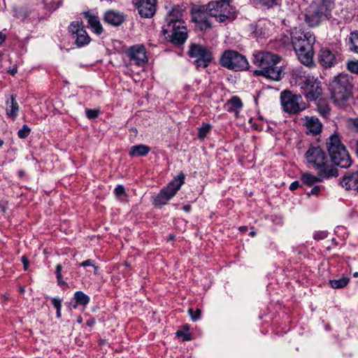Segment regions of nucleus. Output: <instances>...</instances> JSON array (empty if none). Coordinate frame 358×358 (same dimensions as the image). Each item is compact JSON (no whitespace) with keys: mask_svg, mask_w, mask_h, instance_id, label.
<instances>
[{"mask_svg":"<svg viewBox=\"0 0 358 358\" xmlns=\"http://www.w3.org/2000/svg\"><path fill=\"white\" fill-rule=\"evenodd\" d=\"M211 129V125L210 124H203L199 128L198 138L199 139H203Z\"/></svg>","mask_w":358,"mask_h":358,"instance_id":"7c9ffc66","label":"nucleus"},{"mask_svg":"<svg viewBox=\"0 0 358 358\" xmlns=\"http://www.w3.org/2000/svg\"><path fill=\"white\" fill-rule=\"evenodd\" d=\"M178 337H182L183 341H190L192 339L191 335L189 333L178 330L176 333Z\"/></svg>","mask_w":358,"mask_h":358,"instance_id":"4c0bfd02","label":"nucleus"},{"mask_svg":"<svg viewBox=\"0 0 358 358\" xmlns=\"http://www.w3.org/2000/svg\"><path fill=\"white\" fill-rule=\"evenodd\" d=\"M62 271V266L61 264H57L56 266V270H55V274H56L57 282L59 285H67L66 282L63 280Z\"/></svg>","mask_w":358,"mask_h":358,"instance_id":"473e14b6","label":"nucleus"},{"mask_svg":"<svg viewBox=\"0 0 358 358\" xmlns=\"http://www.w3.org/2000/svg\"><path fill=\"white\" fill-rule=\"evenodd\" d=\"M6 40V35L0 31V45H1Z\"/></svg>","mask_w":358,"mask_h":358,"instance_id":"3c124183","label":"nucleus"},{"mask_svg":"<svg viewBox=\"0 0 358 358\" xmlns=\"http://www.w3.org/2000/svg\"><path fill=\"white\" fill-rule=\"evenodd\" d=\"M192 21L201 31L211 27V17L206 9V6H194L192 8Z\"/></svg>","mask_w":358,"mask_h":358,"instance_id":"4468645a","label":"nucleus"},{"mask_svg":"<svg viewBox=\"0 0 358 358\" xmlns=\"http://www.w3.org/2000/svg\"><path fill=\"white\" fill-rule=\"evenodd\" d=\"M92 267L94 268V273L95 275H97L98 274V270H99L98 266L94 265V266H92Z\"/></svg>","mask_w":358,"mask_h":358,"instance_id":"603ef678","label":"nucleus"},{"mask_svg":"<svg viewBox=\"0 0 358 358\" xmlns=\"http://www.w3.org/2000/svg\"><path fill=\"white\" fill-rule=\"evenodd\" d=\"M348 69L354 73H358V62L351 61L347 64Z\"/></svg>","mask_w":358,"mask_h":358,"instance_id":"e433bc0d","label":"nucleus"},{"mask_svg":"<svg viewBox=\"0 0 358 358\" xmlns=\"http://www.w3.org/2000/svg\"><path fill=\"white\" fill-rule=\"evenodd\" d=\"M280 60L278 55L269 52L254 53L252 62L260 69L255 71V74L273 80H280L282 77V68L277 66Z\"/></svg>","mask_w":358,"mask_h":358,"instance_id":"7ed1b4c3","label":"nucleus"},{"mask_svg":"<svg viewBox=\"0 0 358 358\" xmlns=\"http://www.w3.org/2000/svg\"><path fill=\"white\" fill-rule=\"evenodd\" d=\"M327 236V232L319 231L314 234V238L316 240H322Z\"/></svg>","mask_w":358,"mask_h":358,"instance_id":"79ce46f5","label":"nucleus"},{"mask_svg":"<svg viewBox=\"0 0 358 358\" xmlns=\"http://www.w3.org/2000/svg\"><path fill=\"white\" fill-rule=\"evenodd\" d=\"M150 148L145 145H134L130 148L129 155L131 157H143L145 156L150 152Z\"/></svg>","mask_w":358,"mask_h":358,"instance_id":"393cba45","label":"nucleus"},{"mask_svg":"<svg viewBox=\"0 0 358 358\" xmlns=\"http://www.w3.org/2000/svg\"><path fill=\"white\" fill-rule=\"evenodd\" d=\"M183 6H174L168 13L162 27L165 38L175 45L185 43L187 38V27L182 20Z\"/></svg>","mask_w":358,"mask_h":358,"instance_id":"f257e3e1","label":"nucleus"},{"mask_svg":"<svg viewBox=\"0 0 358 358\" xmlns=\"http://www.w3.org/2000/svg\"><path fill=\"white\" fill-rule=\"evenodd\" d=\"M341 185L346 190H354L358 192V171L346 173L341 181Z\"/></svg>","mask_w":358,"mask_h":358,"instance_id":"a211bd4d","label":"nucleus"},{"mask_svg":"<svg viewBox=\"0 0 358 358\" xmlns=\"http://www.w3.org/2000/svg\"><path fill=\"white\" fill-rule=\"evenodd\" d=\"M259 3L264 6H272L273 4L276 3L277 0H257Z\"/></svg>","mask_w":358,"mask_h":358,"instance_id":"c03bdc74","label":"nucleus"},{"mask_svg":"<svg viewBox=\"0 0 358 358\" xmlns=\"http://www.w3.org/2000/svg\"><path fill=\"white\" fill-rule=\"evenodd\" d=\"M294 50L301 64L307 66L313 64L315 36L310 31L295 30L291 34Z\"/></svg>","mask_w":358,"mask_h":358,"instance_id":"f03ea898","label":"nucleus"},{"mask_svg":"<svg viewBox=\"0 0 358 358\" xmlns=\"http://www.w3.org/2000/svg\"><path fill=\"white\" fill-rule=\"evenodd\" d=\"M324 190H325V187L324 185H314L313 187H312V189H310V191L306 192V195L308 196H310L311 195L319 196Z\"/></svg>","mask_w":358,"mask_h":358,"instance_id":"2f4dec72","label":"nucleus"},{"mask_svg":"<svg viewBox=\"0 0 358 358\" xmlns=\"http://www.w3.org/2000/svg\"><path fill=\"white\" fill-rule=\"evenodd\" d=\"M76 303L86 306L90 302V297L81 291L76 292L74 294Z\"/></svg>","mask_w":358,"mask_h":358,"instance_id":"bb28decb","label":"nucleus"},{"mask_svg":"<svg viewBox=\"0 0 358 358\" xmlns=\"http://www.w3.org/2000/svg\"><path fill=\"white\" fill-rule=\"evenodd\" d=\"M69 29L73 35V37L76 38V43L78 46L80 47L90 43V38L84 29L83 22H73L70 24Z\"/></svg>","mask_w":358,"mask_h":358,"instance_id":"2eb2a0df","label":"nucleus"},{"mask_svg":"<svg viewBox=\"0 0 358 358\" xmlns=\"http://www.w3.org/2000/svg\"><path fill=\"white\" fill-rule=\"evenodd\" d=\"M185 176L180 173L175 177L166 187L163 188L154 199V204L156 206H162L168 203L180 189L185 182Z\"/></svg>","mask_w":358,"mask_h":358,"instance_id":"1a4fd4ad","label":"nucleus"},{"mask_svg":"<svg viewBox=\"0 0 358 358\" xmlns=\"http://www.w3.org/2000/svg\"><path fill=\"white\" fill-rule=\"evenodd\" d=\"M184 328L187 331L189 329V327L187 325L184 326Z\"/></svg>","mask_w":358,"mask_h":358,"instance_id":"680f3d73","label":"nucleus"},{"mask_svg":"<svg viewBox=\"0 0 358 358\" xmlns=\"http://www.w3.org/2000/svg\"><path fill=\"white\" fill-rule=\"evenodd\" d=\"M348 125L352 131L358 132V117L355 119H349L348 120Z\"/></svg>","mask_w":358,"mask_h":358,"instance_id":"f704fd0d","label":"nucleus"},{"mask_svg":"<svg viewBox=\"0 0 358 358\" xmlns=\"http://www.w3.org/2000/svg\"><path fill=\"white\" fill-rule=\"evenodd\" d=\"M252 34L255 35V37H260L264 34L262 28L259 27V26H256L255 27Z\"/></svg>","mask_w":358,"mask_h":358,"instance_id":"a19ab883","label":"nucleus"},{"mask_svg":"<svg viewBox=\"0 0 358 358\" xmlns=\"http://www.w3.org/2000/svg\"><path fill=\"white\" fill-rule=\"evenodd\" d=\"M16 97L15 94H12L10 96V101H6V113L13 120L16 119L20 110V106L16 101Z\"/></svg>","mask_w":358,"mask_h":358,"instance_id":"5701e85b","label":"nucleus"},{"mask_svg":"<svg viewBox=\"0 0 358 358\" xmlns=\"http://www.w3.org/2000/svg\"><path fill=\"white\" fill-rule=\"evenodd\" d=\"M353 276H354L355 278L358 277V272H355V273L353 274Z\"/></svg>","mask_w":358,"mask_h":358,"instance_id":"bf43d9fd","label":"nucleus"},{"mask_svg":"<svg viewBox=\"0 0 358 358\" xmlns=\"http://www.w3.org/2000/svg\"><path fill=\"white\" fill-rule=\"evenodd\" d=\"M4 142L3 140L0 139V147H1L3 145Z\"/></svg>","mask_w":358,"mask_h":358,"instance_id":"13d9d810","label":"nucleus"},{"mask_svg":"<svg viewBox=\"0 0 358 358\" xmlns=\"http://www.w3.org/2000/svg\"><path fill=\"white\" fill-rule=\"evenodd\" d=\"M52 303L56 310L62 308V301L58 298L52 299Z\"/></svg>","mask_w":358,"mask_h":358,"instance_id":"37998d69","label":"nucleus"},{"mask_svg":"<svg viewBox=\"0 0 358 358\" xmlns=\"http://www.w3.org/2000/svg\"><path fill=\"white\" fill-rule=\"evenodd\" d=\"M80 266L85 267V266H94V261L92 259H87L80 264Z\"/></svg>","mask_w":358,"mask_h":358,"instance_id":"a18cd8bd","label":"nucleus"},{"mask_svg":"<svg viewBox=\"0 0 358 358\" xmlns=\"http://www.w3.org/2000/svg\"><path fill=\"white\" fill-rule=\"evenodd\" d=\"M317 110L323 117H327L330 113V108L325 101H320L317 103Z\"/></svg>","mask_w":358,"mask_h":358,"instance_id":"c756f323","label":"nucleus"},{"mask_svg":"<svg viewBox=\"0 0 358 358\" xmlns=\"http://www.w3.org/2000/svg\"><path fill=\"white\" fill-rule=\"evenodd\" d=\"M349 282V278H342L338 280H330L329 283L334 289H341L345 287Z\"/></svg>","mask_w":358,"mask_h":358,"instance_id":"c85d7f7f","label":"nucleus"},{"mask_svg":"<svg viewBox=\"0 0 358 358\" xmlns=\"http://www.w3.org/2000/svg\"><path fill=\"white\" fill-rule=\"evenodd\" d=\"M227 110L229 112H233L236 116L239 113L240 110L243 107V103L240 98L237 96H233L227 103Z\"/></svg>","mask_w":358,"mask_h":358,"instance_id":"b1692460","label":"nucleus"},{"mask_svg":"<svg viewBox=\"0 0 358 358\" xmlns=\"http://www.w3.org/2000/svg\"><path fill=\"white\" fill-rule=\"evenodd\" d=\"M78 322L79 323H81V322H82V319H81L80 317H79V318L78 319Z\"/></svg>","mask_w":358,"mask_h":358,"instance_id":"052dcab7","label":"nucleus"},{"mask_svg":"<svg viewBox=\"0 0 358 358\" xmlns=\"http://www.w3.org/2000/svg\"><path fill=\"white\" fill-rule=\"evenodd\" d=\"M229 8L230 5L226 0H221L220 2L211 1L206 6L210 17L217 18L221 22H224L227 19L233 20L234 18V15L228 10Z\"/></svg>","mask_w":358,"mask_h":358,"instance_id":"f8f14e48","label":"nucleus"},{"mask_svg":"<svg viewBox=\"0 0 358 358\" xmlns=\"http://www.w3.org/2000/svg\"><path fill=\"white\" fill-rule=\"evenodd\" d=\"M298 84L302 90L305 97L308 101L317 100L323 92L322 83L317 77L313 76H299Z\"/></svg>","mask_w":358,"mask_h":358,"instance_id":"6e6552de","label":"nucleus"},{"mask_svg":"<svg viewBox=\"0 0 358 358\" xmlns=\"http://www.w3.org/2000/svg\"><path fill=\"white\" fill-rule=\"evenodd\" d=\"M57 317L60 318L61 317V309L57 310Z\"/></svg>","mask_w":358,"mask_h":358,"instance_id":"864d4df0","label":"nucleus"},{"mask_svg":"<svg viewBox=\"0 0 358 358\" xmlns=\"http://www.w3.org/2000/svg\"><path fill=\"white\" fill-rule=\"evenodd\" d=\"M21 261H22V262L23 264L24 269V270H27L28 266H29V262L27 257L26 256L23 255L21 257Z\"/></svg>","mask_w":358,"mask_h":358,"instance_id":"49530a36","label":"nucleus"},{"mask_svg":"<svg viewBox=\"0 0 358 358\" xmlns=\"http://www.w3.org/2000/svg\"><path fill=\"white\" fill-rule=\"evenodd\" d=\"M18 174L20 177H22L24 176V171H19Z\"/></svg>","mask_w":358,"mask_h":358,"instance_id":"5fc2aeb1","label":"nucleus"},{"mask_svg":"<svg viewBox=\"0 0 358 358\" xmlns=\"http://www.w3.org/2000/svg\"><path fill=\"white\" fill-rule=\"evenodd\" d=\"M84 17L87 20L88 25L94 33L99 35L103 32L102 25L96 15L91 11H87L84 13Z\"/></svg>","mask_w":358,"mask_h":358,"instance_id":"aec40b11","label":"nucleus"},{"mask_svg":"<svg viewBox=\"0 0 358 358\" xmlns=\"http://www.w3.org/2000/svg\"><path fill=\"white\" fill-rule=\"evenodd\" d=\"M319 62L325 68H330L336 63L334 53L328 49L323 48L320 50Z\"/></svg>","mask_w":358,"mask_h":358,"instance_id":"412c9836","label":"nucleus"},{"mask_svg":"<svg viewBox=\"0 0 358 358\" xmlns=\"http://www.w3.org/2000/svg\"><path fill=\"white\" fill-rule=\"evenodd\" d=\"M352 78L345 73L335 76L329 85L331 99L340 107L352 96Z\"/></svg>","mask_w":358,"mask_h":358,"instance_id":"39448f33","label":"nucleus"},{"mask_svg":"<svg viewBox=\"0 0 358 358\" xmlns=\"http://www.w3.org/2000/svg\"><path fill=\"white\" fill-rule=\"evenodd\" d=\"M157 0H138L137 8L142 17H152L156 12Z\"/></svg>","mask_w":358,"mask_h":358,"instance_id":"f3484780","label":"nucleus"},{"mask_svg":"<svg viewBox=\"0 0 358 358\" xmlns=\"http://www.w3.org/2000/svg\"><path fill=\"white\" fill-rule=\"evenodd\" d=\"M280 101L284 111L290 114L297 113L305 108L304 106L301 104V96L292 94L289 91L281 92Z\"/></svg>","mask_w":358,"mask_h":358,"instance_id":"ddd939ff","label":"nucleus"},{"mask_svg":"<svg viewBox=\"0 0 358 358\" xmlns=\"http://www.w3.org/2000/svg\"><path fill=\"white\" fill-rule=\"evenodd\" d=\"M191 318L193 321H196L200 318L201 316V310L200 309L197 308L195 310L192 308H189L188 310Z\"/></svg>","mask_w":358,"mask_h":358,"instance_id":"c9c22d12","label":"nucleus"},{"mask_svg":"<svg viewBox=\"0 0 358 358\" xmlns=\"http://www.w3.org/2000/svg\"><path fill=\"white\" fill-rule=\"evenodd\" d=\"M103 20L110 25L119 26L124 21V16L122 13L110 10L105 13Z\"/></svg>","mask_w":358,"mask_h":358,"instance_id":"4be33fe9","label":"nucleus"},{"mask_svg":"<svg viewBox=\"0 0 358 358\" xmlns=\"http://www.w3.org/2000/svg\"><path fill=\"white\" fill-rule=\"evenodd\" d=\"M31 132V129L27 124H24L22 128L20 129L17 132V136L20 138H27Z\"/></svg>","mask_w":358,"mask_h":358,"instance_id":"72a5a7b5","label":"nucleus"},{"mask_svg":"<svg viewBox=\"0 0 358 358\" xmlns=\"http://www.w3.org/2000/svg\"><path fill=\"white\" fill-rule=\"evenodd\" d=\"M322 179H325L324 178H321L320 176H315L309 173H305L301 176V180L303 182L309 186L312 187L317 182H322Z\"/></svg>","mask_w":358,"mask_h":358,"instance_id":"a878e982","label":"nucleus"},{"mask_svg":"<svg viewBox=\"0 0 358 358\" xmlns=\"http://www.w3.org/2000/svg\"><path fill=\"white\" fill-rule=\"evenodd\" d=\"M189 208H190V207H189V206H185V207H184V209H185L186 211H189Z\"/></svg>","mask_w":358,"mask_h":358,"instance_id":"6e6d98bb","label":"nucleus"},{"mask_svg":"<svg viewBox=\"0 0 358 358\" xmlns=\"http://www.w3.org/2000/svg\"><path fill=\"white\" fill-rule=\"evenodd\" d=\"M17 71V68L16 65H14L13 67L9 70H8V72L10 73L12 76H14Z\"/></svg>","mask_w":358,"mask_h":358,"instance_id":"09e8293b","label":"nucleus"},{"mask_svg":"<svg viewBox=\"0 0 358 358\" xmlns=\"http://www.w3.org/2000/svg\"><path fill=\"white\" fill-rule=\"evenodd\" d=\"M327 147L335 165L341 168H348L351 165V157L338 134H333L327 139Z\"/></svg>","mask_w":358,"mask_h":358,"instance_id":"423d86ee","label":"nucleus"},{"mask_svg":"<svg viewBox=\"0 0 358 358\" xmlns=\"http://www.w3.org/2000/svg\"><path fill=\"white\" fill-rule=\"evenodd\" d=\"M86 115L89 119H94L98 117L99 111L96 110L87 109L86 110Z\"/></svg>","mask_w":358,"mask_h":358,"instance_id":"ea45409f","label":"nucleus"},{"mask_svg":"<svg viewBox=\"0 0 358 358\" xmlns=\"http://www.w3.org/2000/svg\"><path fill=\"white\" fill-rule=\"evenodd\" d=\"M220 64L235 71L247 70L249 64L245 56L234 50H226L220 58Z\"/></svg>","mask_w":358,"mask_h":358,"instance_id":"9d476101","label":"nucleus"},{"mask_svg":"<svg viewBox=\"0 0 358 358\" xmlns=\"http://www.w3.org/2000/svg\"><path fill=\"white\" fill-rule=\"evenodd\" d=\"M95 324V320L94 319H90L86 322V324L90 327H92Z\"/></svg>","mask_w":358,"mask_h":358,"instance_id":"8fccbe9b","label":"nucleus"},{"mask_svg":"<svg viewBox=\"0 0 358 358\" xmlns=\"http://www.w3.org/2000/svg\"><path fill=\"white\" fill-rule=\"evenodd\" d=\"M128 55L130 62L136 66H141L148 62L145 49L143 45H134L128 50Z\"/></svg>","mask_w":358,"mask_h":358,"instance_id":"dca6fc26","label":"nucleus"},{"mask_svg":"<svg viewBox=\"0 0 358 358\" xmlns=\"http://www.w3.org/2000/svg\"><path fill=\"white\" fill-rule=\"evenodd\" d=\"M349 40L350 50L358 54V31L351 33Z\"/></svg>","mask_w":358,"mask_h":358,"instance_id":"cd10ccee","label":"nucleus"},{"mask_svg":"<svg viewBox=\"0 0 358 358\" xmlns=\"http://www.w3.org/2000/svg\"><path fill=\"white\" fill-rule=\"evenodd\" d=\"M255 234H256V233H255V231H251V232L250 233V235L251 236H255Z\"/></svg>","mask_w":358,"mask_h":358,"instance_id":"4d7b16f0","label":"nucleus"},{"mask_svg":"<svg viewBox=\"0 0 358 358\" xmlns=\"http://www.w3.org/2000/svg\"><path fill=\"white\" fill-rule=\"evenodd\" d=\"M188 55L191 58L194 59V62L197 68H206L213 59L208 48L196 43L190 45Z\"/></svg>","mask_w":358,"mask_h":358,"instance_id":"9b49d317","label":"nucleus"},{"mask_svg":"<svg viewBox=\"0 0 358 358\" xmlns=\"http://www.w3.org/2000/svg\"><path fill=\"white\" fill-rule=\"evenodd\" d=\"M299 187V182L294 181L290 185L289 189L293 191V190L296 189Z\"/></svg>","mask_w":358,"mask_h":358,"instance_id":"de8ad7c7","label":"nucleus"},{"mask_svg":"<svg viewBox=\"0 0 358 358\" xmlns=\"http://www.w3.org/2000/svg\"><path fill=\"white\" fill-rule=\"evenodd\" d=\"M306 123L304 124L306 134L316 136L322 131V124L318 118L315 117H306Z\"/></svg>","mask_w":358,"mask_h":358,"instance_id":"6ab92c4d","label":"nucleus"},{"mask_svg":"<svg viewBox=\"0 0 358 358\" xmlns=\"http://www.w3.org/2000/svg\"><path fill=\"white\" fill-rule=\"evenodd\" d=\"M308 166L314 168L317 176L328 179L338 176V170L328 160L327 154L319 146H311L305 154Z\"/></svg>","mask_w":358,"mask_h":358,"instance_id":"20e7f679","label":"nucleus"},{"mask_svg":"<svg viewBox=\"0 0 358 358\" xmlns=\"http://www.w3.org/2000/svg\"><path fill=\"white\" fill-rule=\"evenodd\" d=\"M334 0H315L306 14V21L311 27L317 26L331 15Z\"/></svg>","mask_w":358,"mask_h":358,"instance_id":"0eeeda50","label":"nucleus"},{"mask_svg":"<svg viewBox=\"0 0 358 358\" xmlns=\"http://www.w3.org/2000/svg\"><path fill=\"white\" fill-rule=\"evenodd\" d=\"M115 194L116 196L120 199L121 196L126 195L124 187L122 185H117L115 188Z\"/></svg>","mask_w":358,"mask_h":358,"instance_id":"58836bf2","label":"nucleus"}]
</instances>
